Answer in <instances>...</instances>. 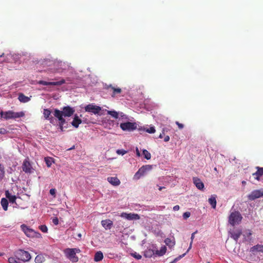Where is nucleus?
<instances>
[{"instance_id":"bb28decb","label":"nucleus","mask_w":263,"mask_h":263,"mask_svg":"<svg viewBox=\"0 0 263 263\" xmlns=\"http://www.w3.org/2000/svg\"><path fill=\"white\" fill-rule=\"evenodd\" d=\"M18 99L20 102L23 103L27 102L30 100L29 98L25 96L23 93H20Z\"/></svg>"},{"instance_id":"8fccbe9b","label":"nucleus","mask_w":263,"mask_h":263,"mask_svg":"<svg viewBox=\"0 0 263 263\" xmlns=\"http://www.w3.org/2000/svg\"><path fill=\"white\" fill-rule=\"evenodd\" d=\"M164 133H165V129H163L162 133H161L160 134V135L159 136V138H161V139L163 137V135L164 134Z\"/></svg>"},{"instance_id":"13d9d810","label":"nucleus","mask_w":263,"mask_h":263,"mask_svg":"<svg viewBox=\"0 0 263 263\" xmlns=\"http://www.w3.org/2000/svg\"><path fill=\"white\" fill-rule=\"evenodd\" d=\"M242 183L243 184H246V181H242Z\"/></svg>"},{"instance_id":"4468645a","label":"nucleus","mask_w":263,"mask_h":263,"mask_svg":"<svg viewBox=\"0 0 263 263\" xmlns=\"http://www.w3.org/2000/svg\"><path fill=\"white\" fill-rule=\"evenodd\" d=\"M32 168L28 158L25 159L22 165L23 171L26 173H31L32 172Z\"/></svg>"},{"instance_id":"6e6d98bb","label":"nucleus","mask_w":263,"mask_h":263,"mask_svg":"<svg viewBox=\"0 0 263 263\" xmlns=\"http://www.w3.org/2000/svg\"><path fill=\"white\" fill-rule=\"evenodd\" d=\"M164 188H165V187H164V186H160L159 188V190L161 191L163 189H164Z\"/></svg>"},{"instance_id":"f3484780","label":"nucleus","mask_w":263,"mask_h":263,"mask_svg":"<svg viewBox=\"0 0 263 263\" xmlns=\"http://www.w3.org/2000/svg\"><path fill=\"white\" fill-rule=\"evenodd\" d=\"M193 180L194 184L198 189L202 190L204 189V184L199 178L197 177H193Z\"/></svg>"},{"instance_id":"c03bdc74","label":"nucleus","mask_w":263,"mask_h":263,"mask_svg":"<svg viewBox=\"0 0 263 263\" xmlns=\"http://www.w3.org/2000/svg\"><path fill=\"white\" fill-rule=\"evenodd\" d=\"M41 259H42V257L41 256L37 255L35 258V261L36 263H41L42 262Z\"/></svg>"},{"instance_id":"2f4dec72","label":"nucleus","mask_w":263,"mask_h":263,"mask_svg":"<svg viewBox=\"0 0 263 263\" xmlns=\"http://www.w3.org/2000/svg\"><path fill=\"white\" fill-rule=\"evenodd\" d=\"M164 242L165 244L169 246V247H172L175 245V242L173 241L171 238H167L165 239Z\"/></svg>"},{"instance_id":"bf43d9fd","label":"nucleus","mask_w":263,"mask_h":263,"mask_svg":"<svg viewBox=\"0 0 263 263\" xmlns=\"http://www.w3.org/2000/svg\"><path fill=\"white\" fill-rule=\"evenodd\" d=\"M214 170H215V171H217V168H216V167H215V168H214Z\"/></svg>"},{"instance_id":"20e7f679","label":"nucleus","mask_w":263,"mask_h":263,"mask_svg":"<svg viewBox=\"0 0 263 263\" xmlns=\"http://www.w3.org/2000/svg\"><path fill=\"white\" fill-rule=\"evenodd\" d=\"M153 168L152 165H145L141 167L134 176V179L139 180L142 176L145 175L148 171H151Z\"/></svg>"},{"instance_id":"864d4df0","label":"nucleus","mask_w":263,"mask_h":263,"mask_svg":"<svg viewBox=\"0 0 263 263\" xmlns=\"http://www.w3.org/2000/svg\"><path fill=\"white\" fill-rule=\"evenodd\" d=\"M170 137L168 136H166L165 137H164V141L165 142H168L169 140H170Z\"/></svg>"},{"instance_id":"e433bc0d","label":"nucleus","mask_w":263,"mask_h":263,"mask_svg":"<svg viewBox=\"0 0 263 263\" xmlns=\"http://www.w3.org/2000/svg\"><path fill=\"white\" fill-rule=\"evenodd\" d=\"M39 228L44 233H46L48 231V228L45 225H41L39 227Z\"/></svg>"},{"instance_id":"f03ea898","label":"nucleus","mask_w":263,"mask_h":263,"mask_svg":"<svg viewBox=\"0 0 263 263\" xmlns=\"http://www.w3.org/2000/svg\"><path fill=\"white\" fill-rule=\"evenodd\" d=\"M0 115L2 118L8 120L23 117L25 116V113L23 111L14 112L12 110H8L7 111H1Z\"/></svg>"},{"instance_id":"9d476101","label":"nucleus","mask_w":263,"mask_h":263,"mask_svg":"<svg viewBox=\"0 0 263 263\" xmlns=\"http://www.w3.org/2000/svg\"><path fill=\"white\" fill-rule=\"evenodd\" d=\"M21 228L22 231L28 237H33L35 236L37 234H39V233H36L33 230L28 227L25 224H22L21 226Z\"/></svg>"},{"instance_id":"4c0bfd02","label":"nucleus","mask_w":263,"mask_h":263,"mask_svg":"<svg viewBox=\"0 0 263 263\" xmlns=\"http://www.w3.org/2000/svg\"><path fill=\"white\" fill-rule=\"evenodd\" d=\"M8 262L9 263H21V262L17 260L14 257H10L8 258Z\"/></svg>"},{"instance_id":"cd10ccee","label":"nucleus","mask_w":263,"mask_h":263,"mask_svg":"<svg viewBox=\"0 0 263 263\" xmlns=\"http://www.w3.org/2000/svg\"><path fill=\"white\" fill-rule=\"evenodd\" d=\"M1 203L4 210L7 211L8 210V200L6 198H3L1 199Z\"/></svg>"},{"instance_id":"3c124183","label":"nucleus","mask_w":263,"mask_h":263,"mask_svg":"<svg viewBox=\"0 0 263 263\" xmlns=\"http://www.w3.org/2000/svg\"><path fill=\"white\" fill-rule=\"evenodd\" d=\"M0 133L2 134H5L6 133V130L5 128H1L0 129Z\"/></svg>"},{"instance_id":"39448f33","label":"nucleus","mask_w":263,"mask_h":263,"mask_svg":"<svg viewBox=\"0 0 263 263\" xmlns=\"http://www.w3.org/2000/svg\"><path fill=\"white\" fill-rule=\"evenodd\" d=\"M15 257L18 259L23 261H28L31 259L30 253L26 251L20 249L15 252Z\"/></svg>"},{"instance_id":"423d86ee","label":"nucleus","mask_w":263,"mask_h":263,"mask_svg":"<svg viewBox=\"0 0 263 263\" xmlns=\"http://www.w3.org/2000/svg\"><path fill=\"white\" fill-rule=\"evenodd\" d=\"M64 253L67 258L72 262H77L79 261V258L71 250V248H67L64 250Z\"/></svg>"},{"instance_id":"4be33fe9","label":"nucleus","mask_w":263,"mask_h":263,"mask_svg":"<svg viewBox=\"0 0 263 263\" xmlns=\"http://www.w3.org/2000/svg\"><path fill=\"white\" fill-rule=\"evenodd\" d=\"M51 111L49 109H44L43 111L44 117L46 119L50 120V123H52L53 119L52 117H50Z\"/></svg>"},{"instance_id":"6e6552de","label":"nucleus","mask_w":263,"mask_h":263,"mask_svg":"<svg viewBox=\"0 0 263 263\" xmlns=\"http://www.w3.org/2000/svg\"><path fill=\"white\" fill-rule=\"evenodd\" d=\"M84 109L86 112L96 115L99 114L101 110V107L93 104H89L85 107Z\"/></svg>"},{"instance_id":"f704fd0d","label":"nucleus","mask_w":263,"mask_h":263,"mask_svg":"<svg viewBox=\"0 0 263 263\" xmlns=\"http://www.w3.org/2000/svg\"><path fill=\"white\" fill-rule=\"evenodd\" d=\"M5 174L4 168L2 164H0V180H1Z\"/></svg>"},{"instance_id":"e2e57ef3","label":"nucleus","mask_w":263,"mask_h":263,"mask_svg":"<svg viewBox=\"0 0 263 263\" xmlns=\"http://www.w3.org/2000/svg\"><path fill=\"white\" fill-rule=\"evenodd\" d=\"M176 260V259L174 261H173V262H172L171 263H174L175 261Z\"/></svg>"},{"instance_id":"052dcab7","label":"nucleus","mask_w":263,"mask_h":263,"mask_svg":"<svg viewBox=\"0 0 263 263\" xmlns=\"http://www.w3.org/2000/svg\"><path fill=\"white\" fill-rule=\"evenodd\" d=\"M3 55H4V53H3L2 55H0V57H3Z\"/></svg>"},{"instance_id":"0eeeda50","label":"nucleus","mask_w":263,"mask_h":263,"mask_svg":"<svg viewBox=\"0 0 263 263\" xmlns=\"http://www.w3.org/2000/svg\"><path fill=\"white\" fill-rule=\"evenodd\" d=\"M120 126L124 131L131 132L137 128V124L135 122H127L121 123Z\"/></svg>"},{"instance_id":"09e8293b","label":"nucleus","mask_w":263,"mask_h":263,"mask_svg":"<svg viewBox=\"0 0 263 263\" xmlns=\"http://www.w3.org/2000/svg\"><path fill=\"white\" fill-rule=\"evenodd\" d=\"M176 124L178 125L179 129H182L184 127L183 124L180 123L179 122L176 121Z\"/></svg>"},{"instance_id":"0e129e2a","label":"nucleus","mask_w":263,"mask_h":263,"mask_svg":"<svg viewBox=\"0 0 263 263\" xmlns=\"http://www.w3.org/2000/svg\"><path fill=\"white\" fill-rule=\"evenodd\" d=\"M79 237H81V234H79Z\"/></svg>"},{"instance_id":"7ed1b4c3","label":"nucleus","mask_w":263,"mask_h":263,"mask_svg":"<svg viewBox=\"0 0 263 263\" xmlns=\"http://www.w3.org/2000/svg\"><path fill=\"white\" fill-rule=\"evenodd\" d=\"M242 216L238 211H234L231 213L229 217V222L232 226L239 224L242 220Z\"/></svg>"},{"instance_id":"ddd939ff","label":"nucleus","mask_w":263,"mask_h":263,"mask_svg":"<svg viewBox=\"0 0 263 263\" xmlns=\"http://www.w3.org/2000/svg\"><path fill=\"white\" fill-rule=\"evenodd\" d=\"M105 88L109 91H111V97H115L117 95L120 94L122 92L121 88L112 86V85H106Z\"/></svg>"},{"instance_id":"f257e3e1","label":"nucleus","mask_w":263,"mask_h":263,"mask_svg":"<svg viewBox=\"0 0 263 263\" xmlns=\"http://www.w3.org/2000/svg\"><path fill=\"white\" fill-rule=\"evenodd\" d=\"M75 109L74 108L69 106L63 107L62 109V110H60L58 109H54L53 115L58 119L60 129L62 132L64 130V128H67L68 127V124H67L66 126L64 125L66 122L63 117H70L73 115Z\"/></svg>"},{"instance_id":"5fc2aeb1","label":"nucleus","mask_w":263,"mask_h":263,"mask_svg":"<svg viewBox=\"0 0 263 263\" xmlns=\"http://www.w3.org/2000/svg\"><path fill=\"white\" fill-rule=\"evenodd\" d=\"M136 155L138 156V157H140V153L139 152V151L138 150V148H136Z\"/></svg>"},{"instance_id":"680f3d73","label":"nucleus","mask_w":263,"mask_h":263,"mask_svg":"<svg viewBox=\"0 0 263 263\" xmlns=\"http://www.w3.org/2000/svg\"><path fill=\"white\" fill-rule=\"evenodd\" d=\"M3 255V254L0 253V256H2Z\"/></svg>"},{"instance_id":"58836bf2","label":"nucleus","mask_w":263,"mask_h":263,"mask_svg":"<svg viewBox=\"0 0 263 263\" xmlns=\"http://www.w3.org/2000/svg\"><path fill=\"white\" fill-rule=\"evenodd\" d=\"M132 256H133L136 259H138V260L141 259V258H142L141 255L139 254H137L136 252L132 253Z\"/></svg>"},{"instance_id":"c85d7f7f","label":"nucleus","mask_w":263,"mask_h":263,"mask_svg":"<svg viewBox=\"0 0 263 263\" xmlns=\"http://www.w3.org/2000/svg\"><path fill=\"white\" fill-rule=\"evenodd\" d=\"M208 201L213 208L215 209L216 208L217 202L215 196H212L211 197L208 199Z\"/></svg>"},{"instance_id":"79ce46f5","label":"nucleus","mask_w":263,"mask_h":263,"mask_svg":"<svg viewBox=\"0 0 263 263\" xmlns=\"http://www.w3.org/2000/svg\"><path fill=\"white\" fill-rule=\"evenodd\" d=\"M190 215H191L190 212H186L183 213V217L184 219H186L187 218L190 217Z\"/></svg>"},{"instance_id":"412c9836","label":"nucleus","mask_w":263,"mask_h":263,"mask_svg":"<svg viewBox=\"0 0 263 263\" xmlns=\"http://www.w3.org/2000/svg\"><path fill=\"white\" fill-rule=\"evenodd\" d=\"M102 226L105 229H110L112 226V221L110 219H105L101 221Z\"/></svg>"},{"instance_id":"a18cd8bd","label":"nucleus","mask_w":263,"mask_h":263,"mask_svg":"<svg viewBox=\"0 0 263 263\" xmlns=\"http://www.w3.org/2000/svg\"><path fill=\"white\" fill-rule=\"evenodd\" d=\"M49 192L52 196H53L54 197H55L56 190L55 189H50Z\"/></svg>"},{"instance_id":"4d7b16f0","label":"nucleus","mask_w":263,"mask_h":263,"mask_svg":"<svg viewBox=\"0 0 263 263\" xmlns=\"http://www.w3.org/2000/svg\"><path fill=\"white\" fill-rule=\"evenodd\" d=\"M74 146H73L72 147H71V148H70L68 149V150H69H69L73 149H74Z\"/></svg>"},{"instance_id":"c756f323","label":"nucleus","mask_w":263,"mask_h":263,"mask_svg":"<svg viewBox=\"0 0 263 263\" xmlns=\"http://www.w3.org/2000/svg\"><path fill=\"white\" fill-rule=\"evenodd\" d=\"M45 162L47 167H49L51 166L53 162V159L50 157L45 158Z\"/></svg>"},{"instance_id":"aec40b11","label":"nucleus","mask_w":263,"mask_h":263,"mask_svg":"<svg viewBox=\"0 0 263 263\" xmlns=\"http://www.w3.org/2000/svg\"><path fill=\"white\" fill-rule=\"evenodd\" d=\"M81 123L82 120L79 117L78 115L76 114L71 122V125L75 128H78Z\"/></svg>"},{"instance_id":"f8f14e48","label":"nucleus","mask_w":263,"mask_h":263,"mask_svg":"<svg viewBox=\"0 0 263 263\" xmlns=\"http://www.w3.org/2000/svg\"><path fill=\"white\" fill-rule=\"evenodd\" d=\"M65 83V80L62 79L59 81L57 82H46L45 81L41 80L38 82V84L43 85H53V86H60Z\"/></svg>"},{"instance_id":"a19ab883","label":"nucleus","mask_w":263,"mask_h":263,"mask_svg":"<svg viewBox=\"0 0 263 263\" xmlns=\"http://www.w3.org/2000/svg\"><path fill=\"white\" fill-rule=\"evenodd\" d=\"M155 129L154 127H151L148 128H147L146 130V132L149 133V134H153L155 132Z\"/></svg>"},{"instance_id":"a211bd4d","label":"nucleus","mask_w":263,"mask_h":263,"mask_svg":"<svg viewBox=\"0 0 263 263\" xmlns=\"http://www.w3.org/2000/svg\"><path fill=\"white\" fill-rule=\"evenodd\" d=\"M107 180L114 186H118L121 183L120 180L116 177H108Z\"/></svg>"},{"instance_id":"6ab92c4d","label":"nucleus","mask_w":263,"mask_h":263,"mask_svg":"<svg viewBox=\"0 0 263 263\" xmlns=\"http://www.w3.org/2000/svg\"><path fill=\"white\" fill-rule=\"evenodd\" d=\"M250 252L254 254L256 252L263 253V245L258 244L250 248Z\"/></svg>"},{"instance_id":"a878e982","label":"nucleus","mask_w":263,"mask_h":263,"mask_svg":"<svg viewBox=\"0 0 263 263\" xmlns=\"http://www.w3.org/2000/svg\"><path fill=\"white\" fill-rule=\"evenodd\" d=\"M103 258V254L102 252L101 251H98L95 255L94 260L96 261H100L102 260Z\"/></svg>"},{"instance_id":"2eb2a0df","label":"nucleus","mask_w":263,"mask_h":263,"mask_svg":"<svg viewBox=\"0 0 263 263\" xmlns=\"http://www.w3.org/2000/svg\"><path fill=\"white\" fill-rule=\"evenodd\" d=\"M229 233L230 237L236 242H237L238 238L242 234V231L240 229H237L235 231H230Z\"/></svg>"},{"instance_id":"dca6fc26","label":"nucleus","mask_w":263,"mask_h":263,"mask_svg":"<svg viewBox=\"0 0 263 263\" xmlns=\"http://www.w3.org/2000/svg\"><path fill=\"white\" fill-rule=\"evenodd\" d=\"M256 169L257 171L255 173L252 174V176L254 177L255 179L259 181L260 177L263 176V167L259 166H256Z\"/></svg>"},{"instance_id":"37998d69","label":"nucleus","mask_w":263,"mask_h":263,"mask_svg":"<svg viewBox=\"0 0 263 263\" xmlns=\"http://www.w3.org/2000/svg\"><path fill=\"white\" fill-rule=\"evenodd\" d=\"M118 226L117 227V228H118L119 229H121V228H124V226L122 225V224H123V221H122V220H119L118 221Z\"/></svg>"},{"instance_id":"de8ad7c7","label":"nucleus","mask_w":263,"mask_h":263,"mask_svg":"<svg viewBox=\"0 0 263 263\" xmlns=\"http://www.w3.org/2000/svg\"><path fill=\"white\" fill-rule=\"evenodd\" d=\"M71 250H73V251L76 254V253H79L81 252V250L79 248H71Z\"/></svg>"},{"instance_id":"393cba45","label":"nucleus","mask_w":263,"mask_h":263,"mask_svg":"<svg viewBox=\"0 0 263 263\" xmlns=\"http://www.w3.org/2000/svg\"><path fill=\"white\" fill-rule=\"evenodd\" d=\"M155 255V250L151 249L146 250L144 252V256L146 258H151Z\"/></svg>"},{"instance_id":"9b49d317","label":"nucleus","mask_w":263,"mask_h":263,"mask_svg":"<svg viewBox=\"0 0 263 263\" xmlns=\"http://www.w3.org/2000/svg\"><path fill=\"white\" fill-rule=\"evenodd\" d=\"M120 216L129 220H138L140 218V216L138 214L126 213L125 212L122 213L120 215Z\"/></svg>"},{"instance_id":"603ef678","label":"nucleus","mask_w":263,"mask_h":263,"mask_svg":"<svg viewBox=\"0 0 263 263\" xmlns=\"http://www.w3.org/2000/svg\"><path fill=\"white\" fill-rule=\"evenodd\" d=\"M180 209V206L178 205H176L173 207L174 211H178Z\"/></svg>"},{"instance_id":"72a5a7b5","label":"nucleus","mask_w":263,"mask_h":263,"mask_svg":"<svg viewBox=\"0 0 263 263\" xmlns=\"http://www.w3.org/2000/svg\"><path fill=\"white\" fill-rule=\"evenodd\" d=\"M252 233L251 230H248L246 231V234L243 235L245 237V238H248L250 241L251 240V238H250L252 235Z\"/></svg>"},{"instance_id":"473e14b6","label":"nucleus","mask_w":263,"mask_h":263,"mask_svg":"<svg viewBox=\"0 0 263 263\" xmlns=\"http://www.w3.org/2000/svg\"><path fill=\"white\" fill-rule=\"evenodd\" d=\"M143 155L144 158L147 160H149L151 158V155L146 149L143 150Z\"/></svg>"},{"instance_id":"1a4fd4ad","label":"nucleus","mask_w":263,"mask_h":263,"mask_svg":"<svg viewBox=\"0 0 263 263\" xmlns=\"http://www.w3.org/2000/svg\"><path fill=\"white\" fill-rule=\"evenodd\" d=\"M261 197H263V189L254 190L248 196L250 200H254Z\"/></svg>"},{"instance_id":"ea45409f","label":"nucleus","mask_w":263,"mask_h":263,"mask_svg":"<svg viewBox=\"0 0 263 263\" xmlns=\"http://www.w3.org/2000/svg\"><path fill=\"white\" fill-rule=\"evenodd\" d=\"M197 231H195V232H194V233H193L192 234V236H191V242H190V247H189L188 250L191 248L192 245V243H193V239H194V237H195V234L196 233H197Z\"/></svg>"},{"instance_id":"49530a36","label":"nucleus","mask_w":263,"mask_h":263,"mask_svg":"<svg viewBox=\"0 0 263 263\" xmlns=\"http://www.w3.org/2000/svg\"><path fill=\"white\" fill-rule=\"evenodd\" d=\"M52 222L55 225H58L59 224V219L57 217H54L52 219Z\"/></svg>"},{"instance_id":"c9c22d12","label":"nucleus","mask_w":263,"mask_h":263,"mask_svg":"<svg viewBox=\"0 0 263 263\" xmlns=\"http://www.w3.org/2000/svg\"><path fill=\"white\" fill-rule=\"evenodd\" d=\"M116 153L118 155H124L127 153V152L124 149H117Z\"/></svg>"},{"instance_id":"b1692460","label":"nucleus","mask_w":263,"mask_h":263,"mask_svg":"<svg viewBox=\"0 0 263 263\" xmlns=\"http://www.w3.org/2000/svg\"><path fill=\"white\" fill-rule=\"evenodd\" d=\"M166 251V247L165 246L161 247L160 250L155 251V255L159 256H162L165 254Z\"/></svg>"},{"instance_id":"5701e85b","label":"nucleus","mask_w":263,"mask_h":263,"mask_svg":"<svg viewBox=\"0 0 263 263\" xmlns=\"http://www.w3.org/2000/svg\"><path fill=\"white\" fill-rule=\"evenodd\" d=\"M5 195L7 198H8L10 203H15L16 197L15 195H12L9 192V191H6Z\"/></svg>"},{"instance_id":"7c9ffc66","label":"nucleus","mask_w":263,"mask_h":263,"mask_svg":"<svg viewBox=\"0 0 263 263\" xmlns=\"http://www.w3.org/2000/svg\"><path fill=\"white\" fill-rule=\"evenodd\" d=\"M107 114L110 115L115 119H117L119 117L118 112L115 110H108Z\"/></svg>"}]
</instances>
